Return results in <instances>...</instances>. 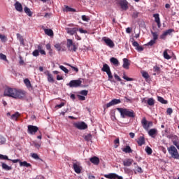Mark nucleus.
Segmentation results:
<instances>
[{
    "mask_svg": "<svg viewBox=\"0 0 179 179\" xmlns=\"http://www.w3.org/2000/svg\"><path fill=\"white\" fill-rule=\"evenodd\" d=\"M110 62H111V64H113V65H115L116 66H118L120 65V62L115 57H111L110 59Z\"/></svg>",
    "mask_w": 179,
    "mask_h": 179,
    "instance_id": "obj_24",
    "label": "nucleus"
},
{
    "mask_svg": "<svg viewBox=\"0 0 179 179\" xmlns=\"http://www.w3.org/2000/svg\"><path fill=\"white\" fill-rule=\"evenodd\" d=\"M33 145L35 148H36V149H40V148L41 146V143H37V142H34Z\"/></svg>",
    "mask_w": 179,
    "mask_h": 179,
    "instance_id": "obj_54",
    "label": "nucleus"
},
{
    "mask_svg": "<svg viewBox=\"0 0 179 179\" xmlns=\"http://www.w3.org/2000/svg\"><path fill=\"white\" fill-rule=\"evenodd\" d=\"M3 96L7 97H13V99H23L25 94L24 91L17 90L13 88H7L4 90Z\"/></svg>",
    "mask_w": 179,
    "mask_h": 179,
    "instance_id": "obj_1",
    "label": "nucleus"
},
{
    "mask_svg": "<svg viewBox=\"0 0 179 179\" xmlns=\"http://www.w3.org/2000/svg\"><path fill=\"white\" fill-rule=\"evenodd\" d=\"M145 150L147 155H152V153L153 152V150H152V148H150V147L149 146H146Z\"/></svg>",
    "mask_w": 179,
    "mask_h": 179,
    "instance_id": "obj_38",
    "label": "nucleus"
},
{
    "mask_svg": "<svg viewBox=\"0 0 179 179\" xmlns=\"http://www.w3.org/2000/svg\"><path fill=\"white\" fill-rule=\"evenodd\" d=\"M6 142V138L0 135V145H4Z\"/></svg>",
    "mask_w": 179,
    "mask_h": 179,
    "instance_id": "obj_46",
    "label": "nucleus"
},
{
    "mask_svg": "<svg viewBox=\"0 0 179 179\" xmlns=\"http://www.w3.org/2000/svg\"><path fill=\"white\" fill-rule=\"evenodd\" d=\"M64 106H65V103L62 102L60 104L56 105L55 108H62V107H64Z\"/></svg>",
    "mask_w": 179,
    "mask_h": 179,
    "instance_id": "obj_55",
    "label": "nucleus"
},
{
    "mask_svg": "<svg viewBox=\"0 0 179 179\" xmlns=\"http://www.w3.org/2000/svg\"><path fill=\"white\" fill-rule=\"evenodd\" d=\"M17 39L20 41L21 45H24V39L20 34H17Z\"/></svg>",
    "mask_w": 179,
    "mask_h": 179,
    "instance_id": "obj_21",
    "label": "nucleus"
},
{
    "mask_svg": "<svg viewBox=\"0 0 179 179\" xmlns=\"http://www.w3.org/2000/svg\"><path fill=\"white\" fill-rule=\"evenodd\" d=\"M154 72H156L157 73H160V67L157 66H154Z\"/></svg>",
    "mask_w": 179,
    "mask_h": 179,
    "instance_id": "obj_58",
    "label": "nucleus"
},
{
    "mask_svg": "<svg viewBox=\"0 0 179 179\" xmlns=\"http://www.w3.org/2000/svg\"><path fill=\"white\" fill-rule=\"evenodd\" d=\"M24 83L28 89H30V87H31V83H30V80H29L28 78L24 80Z\"/></svg>",
    "mask_w": 179,
    "mask_h": 179,
    "instance_id": "obj_33",
    "label": "nucleus"
},
{
    "mask_svg": "<svg viewBox=\"0 0 179 179\" xmlns=\"http://www.w3.org/2000/svg\"><path fill=\"white\" fill-rule=\"evenodd\" d=\"M1 166H2V169L3 170H6V171H9L12 170V166H9L5 163H3Z\"/></svg>",
    "mask_w": 179,
    "mask_h": 179,
    "instance_id": "obj_32",
    "label": "nucleus"
},
{
    "mask_svg": "<svg viewBox=\"0 0 179 179\" xmlns=\"http://www.w3.org/2000/svg\"><path fill=\"white\" fill-rule=\"evenodd\" d=\"M78 30L79 29L76 27L66 29V31L68 34H70V36H73V34H76V31H78Z\"/></svg>",
    "mask_w": 179,
    "mask_h": 179,
    "instance_id": "obj_18",
    "label": "nucleus"
},
{
    "mask_svg": "<svg viewBox=\"0 0 179 179\" xmlns=\"http://www.w3.org/2000/svg\"><path fill=\"white\" fill-rule=\"evenodd\" d=\"M45 31V34L47 35V36H50V37L52 36H54V31H52V29H45L44 30Z\"/></svg>",
    "mask_w": 179,
    "mask_h": 179,
    "instance_id": "obj_29",
    "label": "nucleus"
},
{
    "mask_svg": "<svg viewBox=\"0 0 179 179\" xmlns=\"http://www.w3.org/2000/svg\"><path fill=\"white\" fill-rule=\"evenodd\" d=\"M129 60L127 58L123 59V68H124V69H129Z\"/></svg>",
    "mask_w": 179,
    "mask_h": 179,
    "instance_id": "obj_20",
    "label": "nucleus"
},
{
    "mask_svg": "<svg viewBox=\"0 0 179 179\" xmlns=\"http://www.w3.org/2000/svg\"><path fill=\"white\" fill-rule=\"evenodd\" d=\"M142 76L145 79H149V73H148V72H145V71L143 72Z\"/></svg>",
    "mask_w": 179,
    "mask_h": 179,
    "instance_id": "obj_56",
    "label": "nucleus"
},
{
    "mask_svg": "<svg viewBox=\"0 0 179 179\" xmlns=\"http://www.w3.org/2000/svg\"><path fill=\"white\" fill-rule=\"evenodd\" d=\"M141 124H142L143 129H146V131H148V129H149V126H148V120H146L145 117H143V119L141 120Z\"/></svg>",
    "mask_w": 179,
    "mask_h": 179,
    "instance_id": "obj_19",
    "label": "nucleus"
},
{
    "mask_svg": "<svg viewBox=\"0 0 179 179\" xmlns=\"http://www.w3.org/2000/svg\"><path fill=\"white\" fill-rule=\"evenodd\" d=\"M116 110L120 113L121 117L126 118H135V112L132 109L123 108H117Z\"/></svg>",
    "mask_w": 179,
    "mask_h": 179,
    "instance_id": "obj_2",
    "label": "nucleus"
},
{
    "mask_svg": "<svg viewBox=\"0 0 179 179\" xmlns=\"http://www.w3.org/2000/svg\"><path fill=\"white\" fill-rule=\"evenodd\" d=\"M102 72H108L109 71H111V69H110V66H108V64H104L103 65V67L101 69Z\"/></svg>",
    "mask_w": 179,
    "mask_h": 179,
    "instance_id": "obj_26",
    "label": "nucleus"
},
{
    "mask_svg": "<svg viewBox=\"0 0 179 179\" xmlns=\"http://www.w3.org/2000/svg\"><path fill=\"white\" fill-rule=\"evenodd\" d=\"M31 157H33V159H36V160L40 159V157H38V155H37L36 153H33L31 155Z\"/></svg>",
    "mask_w": 179,
    "mask_h": 179,
    "instance_id": "obj_63",
    "label": "nucleus"
},
{
    "mask_svg": "<svg viewBox=\"0 0 179 179\" xmlns=\"http://www.w3.org/2000/svg\"><path fill=\"white\" fill-rule=\"evenodd\" d=\"M0 160H10L8 156L0 154Z\"/></svg>",
    "mask_w": 179,
    "mask_h": 179,
    "instance_id": "obj_51",
    "label": "nucleus"
},
{
    "mask_svg": "<svg viewBox=\"0 0 179 179\" xmlns=\"http://www.w3.org/2000/svg\"><path fill=\"white\" fill-rule=\"evenodd\" d=\"M69 66H70L71 68V69L73 71H74V72H76V73H78V72H79V69L78 67H75L71 64H69Z\"/></svg>",
    "mask_w": 179,
    "mask_h": 179,
    "instance_id": "obj_52",
    "label": "nucleus"
},
{
    "mask_svg": "<svg viewBox=\"0 0 179 179\" xmlns=\"http://www.w3.org/2000/svg\"><path fill=\"white\" fill-rule=\"evenodd\" d=\"M82 85V80H72L69 82V84H67V86H69V87H79Z\"/></svg>",
    "mask_w": 179,
    "mask_h": 179,
    "instance_id": "obj_6",
    "label": "nucleus"
},
{
    "mask_svg": "<svg viewBox=\"0 0 179 179\" xmlns=\"http://www.w3.org/2000/svg\"><path fill=\"white\" fill-rule=\"evenodd\" d=\"M153 17H155V22H157L158 29L162 27V23L160 22V15L159 13L153 14Z\"/></svg>",
    "mask_w": 179,
    "mask_h": 179,
    "instance_id": "obj_14",
    "label": "nucleus"
},
{
    "mask_svg": "<svg viewBox=\"0 0 179 179\" xmlns=\"http://www.w3.org/2000/svg\"><path fill=\"white\" fill-rule=\"evenodd\" d=\"M77 97L78 98V100H80V101H85V100H86V97H85V96L83 95L78 94Z\"/></svg>",
    "mask_w": 179,
    "mask_h": 179,
    "instance_id": "obj_48",
    "label": "nucleus"
},
{
    "mask_svg": "<svg viewBox=\"0 0 179 179\" xmlns=\"http://www.w3.org/2000/svg\"><path fill=\"white\" fill-rule=\"evenodd\" d=\"M167 51H169L167 49L164 51V58H165V59H171V57L169 56Z\"/></svg>",
    "mask_w": 179,
    "mask_h": 179,
    "instance_id": "obj_36",
    "label": "nucleus"
},
{
    "mask_svg": "<svg viewBox=\"0 0 179 179\" xmlns=\"http://www.w3.org/2000/svg\"><path fill=\"white\" fill-rule=\"evenodd\" d=\"M37 131H38V127H37V126L28 125V134H30V135L36 134Z\"/></svg>",
    "mask_w": 179,
    "mask_h": 179,
    "instance_id": "obj_10",
    "label": "nucleus"
},
{
    "mask_svg": "<svg viewBox=\"0 0 179 179\" xmlns=\"http://www.w3.org/2000/svg\"><path fill=\"white\" fill-rule=\"evenodd\" d=\"M0 59H3V61H6V55L0 53Z\"/></svg>",
    "mask_w": 179,
    "mask_h": 179,
    "instance_id": "obj_59",
    "label": "nucleus"
},
{
    "mask_svg": "<svg viewBox=\"0 0 179 179\" xmlns=\"http://www.w3.org/2000/svg\"><path fill=\"white\" fill-rule=\"evenodd\" d=\"M19 117H20V113H19V112H15L10 116V120H13V121H17V118H19Z\"/></svg>",
    "mask_w": 179,
    "mask_h": 179,
    "instance_id": "obj_23",
    "label": "nucleus"
},
{
    "mask_svg": "<svg viewBox=\"0 0 179 179\" xmlns=\"http://www.w3.org/2000/svg\"><path fill=\"white\" fill-rule=\"evenodd\" d=\"M82 20H83V22H89V20H90V18H89V17L86 15H82Z\"/></svg>",
    "mask_w": 179,
    "mask_h": 179,
    "instance_id": "obj_57",
    "label": "nucleus"
},
{
    "mask_svg": "<svg viewBox=\"0 0 179 179\" xmlns=\"http://www.w3.org/2000/svg\"><path fill=\"white\" fill-rule=\"evenodd\" d=\"M92 138H93V136H92V134H86V135L84 136V139H85V141H86L87 142H89V141H92Z\"/></svg>",
    "mask_w": 179,
    "mask_h": 179,
    "instance_id": "obj_35",
    "label": "nucleus"
},
{
    "mask_svg": "<svg viewBox=\"0 0 179 179\" xmlns=\"http://www.w3.org/2000/svg\"><path fill=\"white\" fill-rule=\"evenodd\" d=\"M20 167H31V164L29 163H27V162L24 161V162H20Z\"/></svg>",
    "mask_w": 179,
    "mask_h": 179,
    "instance_id": "obj_27",
    "label": "nucleus"
},
{
    "mask_svg": "<svg viewBox=\"0 0 179 179\" xmlns=\"http://www.w3.org/2000/svg\"><path fill=\"white\" fill-rule=\"evenodd\" d=\"M147 104H148V106H155V99H153V98L148 99V100H147Z\"/></svg>",
    "mask_w": 179,
    "mask_h": 179,
    "instance_id": "obj_37",
    "label": "nucleus"
},
{
    "mask_svg": "<svg viewBox=\"0 0 179 179\" xmlns=\"http://www.w3.org/2000/svg\"><path fill=\"white\" fill-rule=\"evenodd\" d=\"M122 152H124V153H132V149L129 145H127L126 148L122 149Z\"/></svg>",
    "mask_w": 179,
    "mask_h": 179,
    "instance_id": "obj_31",
    "label": "nucleus"
},
{
    "mask_svg": "<svg viewBox=\"0 0 179 179\" xmlns=\"http://www.w3.org/2000/svg\"><path fill=\"white\" fill-rule=\"evenodd\" d=\"M32 55L34 57H38V55H40V51H38V50H34L32 52Z\"/></svg>",
    "mask_w": 179,
    "mask_h": 179,
    "instance_id": "obj_50",
    "label": "nucleus"
},
{
    "mask_svg": "<svg viewBox=\"0 0 179 179\" xmlns=\"http://www.w3.org/2000/svg\"><path fill=\"white\" fill-rule=\"evenodd\" d=\"M123 79H124V80H127V82H132V80H134V78H129V77L127 76V75H125V74L123 75Z\"/></svg>",
    "mask_w": 179,
    "mask_h": 179,
    "instance_id": "obj_47",
    "label": "nucleus"
},
{
    "mask_svg": "<svg viewBox=\"0 0 179 179\" xmlns=\"http://www.w3.org/2000/svg\"><path fill=\"white\" fill-rule=\"evenodd\" d=\"M156 44V41H155L154 39L151 40L150 42L148 43V45H153Z\"/></svg>",
    "mask_w": 179,
    "mask_h": 179,
    "instance_id": "obj_61",
    "label": "nucleus"
},
{
    "mask_svg": "<svg viewBox=\"0 0 179 179\" xmlns=\"http://www.w3.org/2000/svg\"><path fill=\"white\" fill-rule=\"evenodd\" d=\"M114 148L115 149H117V148H118L120 146V138H116L115 141H114Z\"/></svg>",
    "mask_w": 179,
    "mask_h": 179,
    "instance_id": "obj_42",
    "label": "nucleus"
},
{
    "mask_svg": "<svg viewBox=\"0 0 179 179\" xmlns=\"http://www.w3.org/2000/svg\"><path fill=\"white\" fill-rule=\"evenodd\" d=\"M66 46L69 51L76 52V50H78V43H73L72 39H67Z\"/></svg>",
    "mask_w": 179,
    "mask_h": 179,
    "instance_id": "obj_4",
    "label": "nucleus"
},
{
    "mask_svg": "<svg viewBox=\"0 0 179 179\" xmlns=\"http://www.w3.org/2000/svg\"><path fill=\"white\" fill-rule=\"evenodd\" d=\"M102 41H104V43L109 47L110 48H114L115 46V44H114V42L110 39V38L107 37H103Z\"/></svg>",
    "mask_w": 179,
    "mask_h": 179,
    "instance_id": "obj_8",
    "label": "nucleus"
},
{
    "mask_svg": "<svg viewBox=\"0 0 179 179\" xmlns=\"http://www.w3.org/2000/svg\"><path fill=\"white\" fill-rule=\"evenodd\" d=\"M132 163H134V159L129 158L123 161V165L125 167H129L130 166H132Z\"/></svg>",
    "mask_w": 179,
    "mask_h": 179,
    "instance_id": "obj_17",
    "label": "nucleus"
},
{
    "mask_svg": "<svg viewBox=\"0 0 179 179\" xmlns=\"http://www.w3.org/2000/svg\"><path fill=\"white\" fill-rule=\"evenodd\" d=\"M87 93H89V91L86 90H81L80 92H79V94H81L82 96H87Z\"/></svg>",
    "mask_w": 179,
    "mask_h": 179,
    "instance_id": "obj_49",
    "label": "nucleus"
},
{
    "mask_svg": "<svg viewBox=\"0 0 179 179\" xmlns=\"http://www.w3.org/2000/svg\"><path fill=\"white\" fill-rule=\"evenodd\" d=\"M90 162H91L92 164H94V166H99L100 164V159L96 156L90 158Z\"/></svg>",
    "mask_w": 179,
    "mask_h": 179,
    "instance_id": "obj_13",
    "label": "nucleus"
},
{
    "mask_svg": "<svg viewBox=\"0 0 179 179\" xmlns=\"http://www.w3.org/2000/svg\"><path fill=\"white\" fill-rule=\"evenodd\" d=\"M136 169H137L134 171V174H136V173H139V174H142V173H143V170L142 169L141 167L137 166Z\"/></svg>",
    "mask_w": 179,
    "mask_h": 179,
    "instance_id": "obj_39",
    "label": "nucleus"
},
{
    "mask_svg": "<svg viewBox=\"0 0 179 179\" xmlns=\"http://www.w3.org/2000/svg\"><path fill=\"white\" fill-rule=\"evenodd\" d=\"M24 11L28 16H33V13L31 12V10H30V8H29L28 7H24Z\"/></svg>",
    "mask_w": 179,
    "mask_h": 179,
    "instance_id": "obj_28",
    "label": "nucleus"
},
{
    "mask_svg": "<svg viewBox=\"0 0 179 179\" xmlns=\"http://www.w3.org/2000/svg\"><path fill=\"white\" fill-rule=\"evenodd\" d=\"M151 34L153 37L152 40L156 41V40H157V38H159V34H157V32H154L153 31H151Z\"/></svg>",
    "mask_w": 179,
    "mask_h": 179,
    "instance_id": "obj_41",
    "label": "nucleus"
},
{
    "mask_svg": "<svg viewBox=\"0 0 179 179\" xmlns=\"http://www.w3.org/2000/svg\"><path fill=\"white\" fill-rule=\"evenodd\" d=\"M73 127L75 128H77V129L83 130V129H87V124L85 123V122H74Z\"/></svg>",
    "mask_w": 179,
    "mask_h": 179,
    "instance_id": "obj_7",
    "label": "nucleus"
},
{
    "mask_svg": "<svg viewBox=\"0 0 179 179\" xmlns=\"http://www.w3.org/2000/svg\"><path fill=\"white\" fill-rule=\"evenodd\" d=\"M168 152L173 159L179 160L178 150H177V148H176L174 145H171L169 148H168Z\"/></svg>",
    "mask_w": 179,
    "mask_h": 179,
    "instance_id": "obj_3",
    "label": "nucleus"
},
{
    "mask_svg": "<svg viewBox=\"0 0 179 179\" xmlns=\"http://www.w3.org/2000/svg\"><path fill=\"white\" fill-rule=\"evenodd\" d=\"M0 40L2 43H6V41H8V38L5 35L0 34Z\"/></svg>",
    "mask_w": 179,
    "mask_h": 179,
    "instance_id": "obj_40",
    "label": "nucleus"
},
{
    "mask_svg": "<svg viewBox=\"0 0 179 179\" xmlns=\"http://www.w3.org/2000/svg\"><path fill=\"white\" fill-rule=\"evenodd\" d=\"M118 3H119L121 9H122V10H127L128 1H127V0H120Z\"/></svg>",
    "mask_w": 179,
    "mask_h": 179,
    "instance_id": "obj_11",
    "label": "nucleus"
},
{
    "mask_svg": "<svg viewBox=\"0 0 179 179\" xmlns=\"http://www.w3.org/2000/svg\"><path fill=\"white\" fill-rule=\"evenodd\" d=\"M47 76H48V81L50 83H54V78L52 77V74L50 73V71H47Z\"/></svg>",
    "mask_w": 179,
    "mask_h": 179,
    "instance_id": "obj_30",
    "label": "nucleus"
},
{
    "mask_svg": "<svg viewBox=\"0 0 179 179\" xmlns=\"http://www.w3.org/2000/svg\"><path fill=\"white\" fill-rule=\"evenodd\" d=\"M173 143L174 146H176L177 149L179 150V142L176 141H173Z\"/></svg>",
    "mask_w": 179,
    "mask_h": 179,
    "instance_id": "obj_64",
    "label": "nucleus"
},
{
    "mask_svg": "<svg viewBox=\"0 0 179 179\" xmlns=\"http://www.w3.org/2000/svg\"><path fill=\"white\" fill-rule=\"evenodd\" d=\"M174 29H169L166 31H165L160 36V38H162V40H164V38H166V36H170L171 34V33H174Z\"/></svg>",
    "mask_w": 179,
    "mask_h": 179,
    "instance_id": "obj_12",
    "label": "nucleus"
},
{
    "mask_svg": "<svg viewBox=\"0 0 179 179\" xmlns=\"http://www.w3.org/2000/svg\"><path fill=\"white\" fill-rule=\"evenodd\" d=\"M65 9L66 12H76V10L75 8H72L68 6H66Z\"/></svg>",
    "mask_w": 179,
    "mask_h": 179,
    "instance_id": "obj_43",
    "label": "nucleus"
},
{
    "mask_svg": "<svg viewBox=\"0 0 179 179\" xmlns=\"http://www.w3.org/2000/svg\"><path fill=\"white\" fill-rule=\"evenodd\" d=\"M55 48H56V50H57V51H61V50H62V47H61V44H59V43L55 44Z\"/></svg>",
    "mask_w": 179,
    "mask_h": 179,
    "instance_id": "obj_53",
    "label": "nucleus"
},
{
    "mask_svg": "<svg viewBox=\"0 0 179 179\" xmlns=\"http://www.w3.org/2000/svg\"><path fill=\"white\" fill-rule=\"evenodd\" d=\"M111 101H112V104H113V106H115L117 104H120V103H121V100L120 99H114Z\"/></svg>",
    "mask_w": 179,
    "mask_h": 179,
    "instance_id": "obj_44",
    "label": "nucleus"
},
{
    "mask_svg": "<svg viewBox=\"0 0 179 179\" xmlns=\"http://www.w3.org/2000/svg\"><path fill=\"white\" fill-rule=\"evenodd\" d=\"M166 113L169 115H171V114H173V109L171 108H167Z\"/></svg>",
    "mask_w": 179,
    "mask_h": 179,
    "instance_id": "obj_60",
    "label": "nucleus"
},
{
    "mask_svg": "<svg viewBox=\"0 0 179 179\" xmlns=\"http://www.w3.org/2000/svg\"><path fill=\"white\" fill-rule=\"evenodd\" d=\"M73 169L77 174L82 173V166H80V162L76 159H72Z\"/></svg>",
    "mask_w": 179,
    "mask_h": 179,
    "instance_id": "obj_5",
    "label": "nucleus"
},
{
    "mask_svg": "<svg viewBox=\"0 0 179 179\" xmlns=\"http://www.w3.org/2000/svg\"><path fill=\"white\" fill-rule=\"evenodd\" d=\"M137 143L138 146H143V145H145L146 143V141L145 140V136H139L137 140Z\"/></svg>",
    "mask_w": 179,
    "mask_h": 179,
    "instance_id": "obj_16",
    "label": "nucleus"
},
{
    "mask_svg": "<svg viewBox=\"0 0 179 179\" xmlns=\"http://www.w3.org/2000/svg\"><path fill=\"white\" fill-rule=\"evenodd\" d=\"M156 134H157V129H151L148 131V135L152 138H155V135H156Z\"/></svg>",
    "mask_w": 179,
    "mask_h": 179,
    "instance_id": "obj_25",
    "label": "nucleus"
},
{
    "mask_svg": "<svg viewBox=\"0 0 179 179\" xmlns=\"http://www.w3.org/2000/svg\"><path fill=\"white\" fill-rule=\"evenodd\" d=\"M138 15H139V13H138L137 11H135L133 13L132 17H134V19H136Z\"/></svg>",
    "mask_w": 179,
    "mask_h": 179,
    "instance_id": "obj_62",
    "label": "nucleus"
},
{
    "mask_svg": "<svg viewBox=\"0 0 179 179\" xmlns=\"http://www.w3.org/2000/svg\"><path fill=\"white\" fill-rule=\"evenodd\" d=\"M105 178L108 179H124L122 176H118L117 173H109L104 175Z\"/></svg>",
    "mask_w": 179,
    "mask_h": 179,
    "instance_id": "obj_9",
    "label": "nucleus"
},
{
    "mask_svg": "<svg viewBox=\"0 0 179 179\" xmlns=\"http://www.w3.org/2000/svg\"><path fill=\"white\" fill-rule=\"evenodd\" d=\"M108 77V80L109 82H111V83H115V81L114 80V79H113V73H111V70H109V71L106 72Z\"/></svg>",
    "mask_w": 179,
    "mask_h": 179,
    "instance_id": "obj_22",
    "label": "nucleus"
},
{
    "mask_svg": "<svg viewBox=\"0 0 179 179\" xmlns=\"http://www.w3.org/2000/svg\"><path fill=\"white\" fill-rule=\"evenodd\" d=\"M14 6L17 12H23V6H22V3H20L19 1H16L15 3L14 4Z\"/></svg>",
    "mask_w": 179,
    "mask_h": 179,
    "instance_id": "obj_15",
    "label": "nucleus"
},
{
    "mask_svg": "<svg viewBox=\"0 0 179 179\" xmlns=\"http://www.w3.org/2000/svg\"><path fill=\"white\" fill-rule=\"evenodd\" d=\"M59 68L62 71H63V72H64L66 73H69V70H68V69H66V67L61 65V66H59Z\"/></svg>",
    "mask_w": 179,
    "mask_h": 179,
    "instance_id": "obj_45",
    "label": "nucleus"
},
{
    "mask_svg": "<svg viewBox=\"0 0 179 179\" xmlns=\"http://www.w3.org/2000/svg\"><path fill=\"white\" fill-rule=\"evenodd\" d=\"M157 100H158V101H159V103H162V104H167V103H169V101H167V100H165L162 96H157Z\"/></svg>",
    "mask_w": 179,
    "mask_h": 179,
    "instance_id": "obj_34",
    "label": "nucleus"
}]
</instances>
